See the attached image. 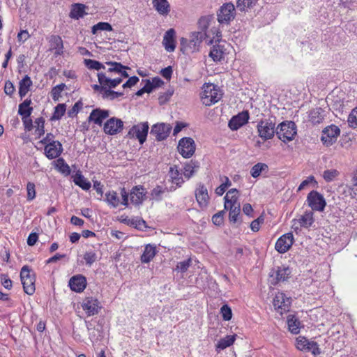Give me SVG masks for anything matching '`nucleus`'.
<instances>
[{"label": "nucleus", "mask_w": 357, "mask_h": 357, "mask_svg": "<svg viewBox=\"0 0 357 357\" xmlns=\"http://www.w3.org/2000/svg\"><path fill=\"white\" fill-rule=\"evenodd\" d=\"M238 191L235 189L229 190L225 197V208L229 210V219L231 222L236 223L240 213V203L238 202Z\"/></svg>", "instance_id": "f257e3e1"}, {"label": "nucleus", "mask_w": 357, "mask_h": 357, "mask_svg": "<svg viewBox=\"0 0 357 357\" xmlns=\"http://www.w3.org/2000/svg\"><path fill=\"white\" fill-rule=\"evenodd\" d=\"M99 84H94L92 88L98 91L102 96L106 88L114 89L122 82L121 77L111 78L106 73H98L97 74Z\"/></svg>", "instance_id": "39448f33"}, {"label": "nucleus", "mask_w": 357, "mask_h": 357, "mask_svg": "<svg viewBox=\"0 0 357 357\" xmlns=\"http://www.w3.org/2000/svg\"><path fill=\"white\" fill-rule=\"evenodd\" d=\"M222 91L218 86L206 83L202 87L201 98L204 105L211 106L218 102L222 98Z\"/></svg>", "instance_id": "f03ea898"}, {"label": "nucleus", "mask_w": 357, "mask_h": 357, "mask_svg": "<svg viewBox=\"0 0 357 357\" xmlns=\"http://www.w3.org/2000/svg\"><path fill=\"white\" fill-rule=\"evenodd\" d=\"M34 123L36 124L35 135L40 138L45 134V119L43 117L37 118Z\"/></svg>", "instance_id": "49530a36"}, {"label": "nucleus", "mask_w": 357, "mask_h": 357, "mask_svg": "<svg viewBox=\"0 0 357 357\" xmlns=\"http://www.w3.org/2000/svg\"><path fill=\"white\" fill-rule=\"evenodd\" d=\"M224 211H220L212 217V222L214 225L217 226H220L223 223L224 220Z\"/></svg>", "instance_id": "0e129e2a"}, {"label": "nucleus", "mask_w": 357, "mask_h": 357, "mask_svg": "<svg viewBox=\"0 0 357 357\" xmlns=\"http://www.w3.org/2000/svg\"><path fill=\"white\" fill-rule=\"evenodd\" d=\"M84 64L89 69H93L96 70H99L100 69H105V66L102 63L96 60L85 59Z\"/></svg>", "instance_id": "864d4df0"}, {"label": "nucleus", "mask_w": 357, "mask_h": 357, "mask_svg": "<svg viewBox=\"0 0 357 357\" xmlns=\"http://www.w3.org/2000/svg\"><path fill=\"white\" fill-rule=\"evenodd\" d=\"M87 282L85 276L77 274L69 280L68 286L70 289L75 292L81 293L86 287Z\"/></svg>", "instance_id": "6ab92c4d"}, {"label": "nucleus", "mask_w": 357, "mask_h": 357, "mask_svg": "<svg viewBox=\"0 0 357 357\" xmlns=\"http://www.w3.org/2000/svg\"><path fill=\"white\" fill-rule=\"evenodd\" d=\"M196 200L200 208H204L208 204L209 195L206 187L203 183L197 184L195 190Z\"/></svg>", "instance_id": "a211bd4d"}, {"label": "nucleus", "mask_w": 357, "mask_h": 357, "mask_svg": "<svg viewBox=\"0 0 357 357\" xmlns=\"http://www.w3.org/2000/svg\"><path fill=\"white\" fill-rule=\"evenodd\" d=\"M165 191V189H164L162 186L157 185L152 190L151 196L153 199L160 201L162 199V195Z\"/></svg>", "instance_id": "6e6d98bb"}, {"label": "nucleus", "mask_w": 357, "mask_h": 357, "mask_svg": "<svg viewBox=\"0 0 357 357\" xmlns=\"http://www.w3.org/2000/svg\"><path fill=\"white\" fill-rule=\"evenodd\" d=\"M15 89L10 81H6L4 86V92L6 95L11 96L15 92Z\"/></svg>", "instance_id": "338daca9"}, {"label": "nucleus", "mask_w": 357, "mask_h": 357, "mask_svg": "<svg viewBox=\"0 0 357 357\" xmlns=\"http://www.w3.org/2000/svg\"><path fill=\"white\" fill-rule=\"evenodd\" d=\"M307 202L309 206L313 211H323L326 204L323 195L315 190H312L308 194Z\"/></svg>", "instance_id": "ddd939ff"}, {"label": "nucleus", "mask_w": 357, "mask_h": 357, "mask_svg": "<svg viewBox=\"0 0 357 357\" xmlns=\"http://www.w3.org/2000/svg\"><path fill=\"white\" fill-rule=\"evenodd\" d=\"M220 313L225 321H229L232 317L231 309L227 305L221 307Z\"/></svg>", "instance_id": "680f3d73"}, {"label": "nucleus", "mask_w": 357, "mask_h": 357, "mask_svg": "<svg viewBox=\"0 0 357 357\" xmlns=\"http://www.w3.org/2000/svg\"><path fill=\"white\" fill-rule=\"evenodd\" d=\"M123 96V92H117V91H114L112 90V89L106 88L102 98L103 99L113 100L117 99L119 97H121Z\"/></svg>", "instance_id": "09e8293b"}, {"label": "nucleus", "mask_w": 357, "mask_h": 357, "mask_svg": "<svg viewBox=\"0 0 357 357\" xmlns=\"http://www.w3.org/2000/svg\"><path fill=\"white\" fill-rule=\"evenodd\" d=\"M235 341V335H227L220 340L217 344V348L224 349L231 346Z\"/></svg>", "instance_id": "de8ad7c7"}, {"label": "nucleus", "mask_w": 357, "mask_h": 357, "mask_svg": "<svg viewBox=\"0 0 357 357\" xmlns=\"http://www.w3.org/2000/svg\"><path fill=\"white\" fill-rule=\"evenodd\" d=\"M214 19V16L211 15L202 17L198 21V26L201 30L200 31L206 32L211 22L213 21Z\"/></svg>", "instance_id": "a18cd8bd"}, {"label": "nucleus", "mask_w": 357, "mask_h": 357, "mask_svg": "<svg viewBox=\"0 0 357 357\" xmlns=\"http://www.w3.org/2000/svg\"><path fill=\"white\" fill-rule=\"evenodd\" d=\"M144 188L141 186H135L129 194L131 203L135 205L141 204L144 200Z\"/></svg>", "instance_id": "c85d7f7f"}, {"label": "nucleus", "mask_w": 357, "mask_h": 357, "mask_svg": "<svg viewBox=\"0 0 357 357\" xmlns=\"http://www.w3.org/2000/svg\"><path fill=\"white\" fill-rule=\"evenodd\" d=\"M31 104V100L26 99L19 105L18 114L22 116V119L31 116L33 112V107L30 106Z\"/></svg>", "instance_id": "72a5a7b5"}, {"label": "nucleus", "mask_w": 357, "mask_h": 357, "mask_svg": "<svg viewBox=\"0 0 357 357\" xmlns=\"http://www.w3.org/2000/svg\"><path fill=\"white\" fill-rule=\"evenodd\" d=\"M157 253L156 246L148 244L145 246L144 252L141 256V261L142 263L150 262L155 256Z\"/></svg>", "instance_id": "2f4dec72"}, {"label": "nucleus", "mask_w": 357, "mask_h": 357, "mask_svg": "<svg viewBox=\"0 0 357 357\" xmlns=\"http://www.w3.org/2000/svg\"><path fill=\"white\" fill-rule=\"evenodd\" d=\"M175 36L176 32L174 29H169L164 35L162 45L169 52H174L176 48Z\"/></svg>", "instance_id": "a878e982"}, {"label": "nucleus", "mask_w": 357, "mask_h": 357, "mask_svg": "<svg viewBox=\"0 0 357 357\" xmlns=\"http://www.w3.org/2000/svg\"><path fill=\"white\" fill-rule=\"evenodd\" d=\"M296 346L298 349L311 352L314 356H317L321 353L319 345L316 342L309 340L303 336H299L296 338Z\"/></svg>", "instance_id": "9b49d317"}, {"label": "nucleus", "mask_w": 357, "mask_h": 357, "mask_svg": "<svg viewBox=\"0 0 357 357\" xmlns=\"http://www.w3.org/2000/svg\"><path fill=\"white\" fill-rule=\"evenodd\" d=\"M83 257L86 265L90 267L97 260V254L93 250H89L84 253Z\"/></svg>", "instance_id": "603ef678"}, {"label": "nucleus", "mask_w": 357, "mask_h": 357, "mask_svg": "<svg viewBox=\"0 0 357 357\" xmlns=\"http://www.w3.org/2000/svg\"><path fill=\"white\" fill-rule=\"evenodd\" d=\"M340 134V128L335 125H331L323 130L321 140L324 145L328 146L336 142Z\"/></svg>", "instance_id": "4468645a"}, {"label": "nucleus", "mask_w": 357, "mask_h": 357, "mask_svg": "<svg viewBox=\"0 0 357 357\" xmlns=\"http://www.w3.org/2000/svg\"><path fill=\"white\" fill-rule=\"evenodd\" d=\"M65 87L66 84L62 83L56 85L52 89L51 96L54 101L59 100V98L61 97V93L65 89Z\"/></svg>", "instance_id": "5fc2aeb1"}, {"label": "nucleus", "mask_w": 357, "mask_h": 357, "mask_svg": "<svg viewBox=\"0 0 357 357\" xmlns=\"http://www.w3.org/2000/svg\"><path fill=\"white\" fill-rule=\"evenodd\" d=\"M73 182L75 185L80 187L84 190H89L91 187V183L81 174V172H77L73 176Z\"/></svg>", "instance_id": "f704fd0d"}, {"label": "nucleus", "mask_w": 357, "mask_h": 357, "mask_svg": "<svg viewBox=\"0 0 357 357\" xmlns=\"http://www.w3.org/2000/svg\"><path fill=\"white\" fill-rule=\"evenodd\" d=\"M221 36V33L217 31L215 37L218 43L212 46L209 52V56L215 62L220 61L226 54L225 42L220 39Z\"/></svg>", "instance_id": "9d476101"}, {"label": "nucleus", "mask_w": 357, "mask_h": 357, "mask_svg": "<svg viewBox=\"0 0 357 357\" xmlns=\"http://www.w3.org/2000/svg\"><path fill=\"white\" fill-rule=\"evenodd\" d=\"M153 8L161 15H167L170 12V5L167 0H152Z\"/></svg>", "instance_id": "c756f323"}, {"label": "nucleus", "mask_w": 357, "mask_h": 357, "mask_svg": "<svg viewBox=\"0 0 357 357\" xmlns=\"http://www.w3.org/2000/svg\"><path fill=\"white\" fill-rule=\"evenodd\" d=\"M292 299L283 292H278L273 298V306L278 313L282 316L289 311Z\"/></svg>", "instance_id": "1a4fd4ad"}, {"label": "nucleus", "mask_w": 357, "mask_h": 357, "mask_svg": "<svg viewBox=\"0 0 357 357\" xmlns=\"http://www.w3.org/2000/svg\"><path fill=\"white\" fill-rule=\"evenodd\" d=\"M55 137L52 133H47L46 136L40 141V143L47 146V144H53L56 140L54 139Z\"/></svg>", "instance_id": "69168bd1"}, {"label": "nucleus", "mask_w": 357, "mask_h": 357, "mask_svg": "<svg viewBox=\"0 0 357 357\" xmlns=\"http://www.w3.org/2000/svg\"><path fill=\"white\" fill-rule=\"evenodd\" d=\"M149 126L148 122H143L133 126L128 131L127 136L130 139H138L140 144H143L148 135Z\"/></svg>", "instance_id": "423d86ee"}, {"label": "nucleus", "mask_w": 357, "mask_h": 357, "mask_svg": "<svg viewBox=\"0 0 357 357\" xmlns=\"http://www.w3.org/2000/svg\"><path fill=\"white\" fill-rule=\"evenodd\" d=\"M259 136L264 140H268L276 133L275 123L270 119L261 120L257 126Z\"/></svg>", "instance_id": "0eeeda50"}, {"label": "nucleus", "mask_w": 357, "mask_h": 357, "mask_svg": "<svg viewBox=\"0 0 357 357\" xmlns=\"http://www.w3.org/2000/svg\"><path fill=\"white\" fill-rule=\"evenodd\" d=\"M338 174L336 169H328L324 172L323 177L326 182H331L338 176Z\"/></svg>", "instance_id": "13d9d810"}, {"label": "nucleus", "mask_w": 357, "mask_h": 357, "mask_svg": "<svg viewBox=\"0 0 357 357\" xmlns=\"http://www.w3.org/2000/svg\"><path fill=\"white\" fill-rule=\"evenodd\" d=\"M83 107V103L82 102V100H78L77 102H76L74 105L72 107V108L68 110V115L69 117H73L75 116H76L78 112H79V110L82 108Z\"/></svg>", "instance_id": "bf43d9fd"}, {"label": "nucleus", "mask_w": 357, "mask_h": 357, "mask_svg": "<svg viewBox=\"0 0 357 357\" xmlns=\"http://www.w3.org/2000/svg\"><path fill=\"white\" fill-rule=\"evenodd\" d=\"M199 167V163L195 160H190L185 163L183 168V174L187 179L191 178Z\"/></svg>", "instance_id": "473e14b6"}, {"label": "nucleus", "mask_w": 357, "mask_h": 357, "mask_svg": "<svg viewBox=\"0 0 357 357\" xmlns=\"http://www.w3.org/2000/svg\"><path fill=\"white\" fill-rule=\"evenodd\" d=\"M297 220H298V223H300V226L309 228L314 222L313 213L312 211H306Z\"/></svg>", "instance_id": "58836bf2"}, {"label": "nucleus", "mask_w": 357, "mask_h": 357, "mask_svg": "<svg viewBox=\"0 0 357 357\" xmlns=\"http://www.w3.org/2000/svg\"><path fill=\"white\" fill-rule=\"evenodd\" d=\"M82 307L88 316H93L98 314L100 308L98 300L93 297L86 298L83 301Z\"/></svg>", "instance_id": "412c9836"}, {"label": "nucleus", "mask_w": 357, "mask_h": 357, "mask_svg": "<svg viewBox=\"0 0 357 357\" xmlns=\"http://www.w3.org/2000/svg\"><path fill=\"white\" fill-rule=\"evenodd\" d=\"M1 282L2 285L7 289H10L12 287V280L6 275H1Z\"/></svg>", "instance_id": "774afa93"}, {"label": "nucleus", "mask_w": 357, "mask_h": 357, "mask_svg": "<svg viewBox=\"0 0 357 357\" xmlns=\"http://www.w3.org/2000/svg\"><path fill=\"white\" fill-rule=\"evenodd\" d=\"M249 119L248 111H243L236 116H234L229 121L228 126L231 130H237L246 124Z\"/></svg>", "instance_id": "aec40b11"}, {"label": "nucleus", "mask_w": 357, "mask_h": 357, "mask_svg": "<svg viewBox=\"0 0 357 357\" xmlns=\"http://www.w3.org/2000/svg\"><path fill=\"white\" fill-rule=\"evenodd\" d=\"M236 10L232 3H224L217 13L218 21L221 24H229L235 17Z\"/></svg>", "instance_id": "6e6552de"}, {"label": "nucleus", "mask_w": 357, "mask_h": 357, "mask_svg": "<svg viewBox=\"0 0 357 357\" xmlns=\"http://www.w3.org/2000/svg\"><path fill=\"white\" fill-rule=\"evenodd\" d=\"M109 115L108 110L96 108L93 109L89 116V121L93 122L95 124L101 126L103 121Z\"/></svg>", "instance_id": "393cba45"}, {"label": "nucleus", "mask_w": 357, "mask_h": 357, "mask_svg": "<svg viewBox=\"0 0 357 357\" xmlns=\"http://www.w3.org/2000/svg\"><path fill=\"white\" fill-rule=\"evenodd\" d=\"M171 129L172 127L169 124L156 123L152 126L151 135H153L157 141H162L169 136Z\"/></svg>", "instance_id": "f3484780"}, {"label": "nucleus", "mask_w": 357, "mask_h": 357, "mask_svg": "<svg viewBox=\"0 0 357 357\" xmlns=\"http://www.w3.org/2000/svg\"><path fill=\"white\" fill-rule=\"evenodd\" d=\"M45 156L50 159H55L60 156L63 152V146L59 141H56L53 144H47L44 148Z\"/></svg>", "instance_id": "5701e85b"}, {"label": "nucleus", "mask_w": 357, "mask_h": 357, "mask_svg": "<svg viewBox=\"0 0 357 357\" xmlns=\"http://www.w3.org/2000/svg\"><path fill=\"white\" fill-rule=\"evenodd\" d=\"M268 167L265 163L258 162L250 169V174L253 178H257L263 172H267Z\"/></svg>", "instance_id": "37998d69"}, {"label": "nucleus", "mask_w": 357, "mask_h": 357, "mask_svg": "<svg viewBox=\"0 0 357 357\" xmlns=\"http://www.w3.org/2000/svg\"><path fill=\"white\" fill-rule=\"evenodd\" d=\"M206 37H208V34L206 32H192L190 35V39L188 43V47L192 50V52H195L198 49L202 41Z\"/></svg>", "instance_id": "bb28decb"}, {"label": "nucleus", "mask_w": 357, "mask_h": 357, "mask_svg": "<svg viewBox=\"0 0 357 357\" xmlns=\"http://www.w3.org/2000/svg\"><path fill=\"white\" fill-rule=\"evenodd\" d=\"M55 168L64 176L70 174L71 170L69 165L63 158H59L55 162Z\"/></svg>", "instance_id": "ea45409f"}, {"label": "nucleus", "mask_w": 357, "mask_h": 357, "mask_svg": "<svg viewBox=\"0 0 357 357\" xmlns=\"http://www.w3.org/2000/svg\"><path fill=\"white\" fill-rule=\"evenodd\" d=\"M324 110L321 108H315L310 112L309 119L310 121L316 125L322 122L324 119Z\"/></svg>", "instance_id": "c9c22d12"}, {"label": "nucleus", "mask_w": 357, "mask_h": 357, "mask_svg": "<svg viewBox=\"0 0 357 357\" xmlns=\"http://www.w3.org/2000/svg\"><path fill=\"white\" fill-rule=\"evenodd\" d=\"M177 149L183 158H189L195 153L196 145L191 137H183L179 140Z\"/></svg>", "instance_id": "f8f14e48"}, {"label": "nucleus", "mask_w": 357, "mask_h": 357, "mask_svg": "<svg viewBox=\"0 0 357 357\" xmlns=\"http://www.w3.org/2000/svg\"><path fill=\"white\" fill-rule=\"evenodd\" d=\"M27 201L30 202L36 198V192L35 184L32 182H28L26 185Z\"/></svg>", "instance_id": "4d7b16f0"}, {"label": "nucleus", "mask_w": 357, "mask_h": 357, "mask_svg": "<svg viewBox=\"0 0 357 357\" xmlns=\"http://www.w3.org/2000/svg\"><path fill=\"white\" fill-rule=\"evenodd\" d=\"M123 128V122L121 119L116 117H112L104 124V132L109 135H115L122 131Z\"/></svg>", "instance_id": "dca6fc26"}, {"label": "nucleus", "mask_w": 357, "mask_h": 357, "mask_svg": "<svg viewBox=\"0 0 357 357\" xmlns=\"http://www.w3.org/2000/svg\"><path fill=\"white\" fill-rule=\"evenodd\" d=\"M294 242V235L291 232H289L283 234L277 240L275 248L279 253L283 254L291 248Z\"/></svg>", "instance_id": "2eb2a0df"}, {"label": "nucleus", "mask_w": 357, "mask_h": 357, "mask_svg": "<svg viewBox=\"0 0 357 357\" xmlns=\"http://www.w3.org/2000/svg\"><path fill=\"white\" fill-rule=\"evenodd\" d=\"M347 121L351 127H357V107L351 110L348 116Z\"/></svg>", "instance_id": "052dcab7"}, {"label": "nucleus", "mask_w": 357, "mask_h": 357, "mask_svg": "<svg viewBox=\"0 0 357 357\" xmlns=\"http://www.w3.org/2000/svg\"><path fill=\"white\" fill-rule=\"evenodd\" d=\"M191 264V259H188L187 260L181 261L178 263L175 271H178L181 273H185L188 268L190 267Z\"/></svg>", "instance_id": "e2e57ef3"}, {"label": "nucleus", "mask_w": 357, "mask_h": 357, "mask_svg": "<svg viewBox=\"0 0 357 357\" xmlns=\"http://www.w3.org/2000/svg\"><path fill=\"white\" fill-rule=\"evenodd\" d=\"M47 40L50 45V50L53 51L55 56H60L63 54V43L59 36L51 35Z\"/></svg>", "instance_id": "4be33fe9"}, {"label": "nucleus", "mask_w": 357, "mask_h": 357, "mask_svg": "<svg viewBox=\"0 0 357 357\" xmlns=\"http://www.w3.org/2000/svg\"><path fill=\"white\" fill-rule=\"evenodd\" d=\"M66 108L65 104H59L54 107V112L52 119L59 120L62 118L66 112Z\"/></svg>", "instance_id": "3c124183"}, {"label": "nucleus", "mask_w": 357, "mask_h": 357, "mask_svg": "<svg viewBox=\"0 0 357 357\" xmlns=\"http://www.w3.org/2000/svg\"><path fill=\"white\" fill-rule=\"evenodd\" d=\"M291 270L289 267H277L276 270L271 275V277L273 278L272 283L275 284L278 282L287 280L291 275Z\"/></svg>", "instance_id": "b1692460"}, {"label": "nucleus", "mask_w": 357, "mask_h": 357, "mask_svg": "<svg viewBox=\"0 0 357 357\" xmlns=\"http://www.w3.org/2000/svg\"><path fill=\"white\" fill-rule=\"evenodd\" d=\"M24 291L29 295H32L35 292V277L28 278L21 280Z\"/></svg>", "instance_id": "79ce46f5"}, {"label": "nucleus", "mask_w": 357, "mask_h": 357, "mask_svg": "<svg viewBox=\"0 0 357 357\" xmlns=\"http://www.w3.org/2000/svg\"><path fill=\"white\" fill-rule=\"evenodd\" d=\"M112 30V27L110 24L107 22H98L92 26L91 32L93 34H96L99 31H110Z\"/></svg>", "instance_id": "8fccbe9b"}, {"label": "nucleus", "mask_w": 357, "mask_h": 357, "mask_svg": "<svg viewBox=\"0 0 357 357\" xmlns=\"http://www.w3.org/2000/svg\"><path fill=\"white\" fill-rule=\"evenodd\" d=\"M297 133V128L293 121H284L276 128L278 137L284 142L291 141Z\"/></svg>", "instance_id": "20e7f679"}, {"label": "nucleus", "mask_w": 357, "mask_h": 357, "mask_svg": "<svg viewBox=\"0 0 357 357\" xmlns=\"http://www.w3.org/2000/svg\"><path fill=\"white\" fill-rule=\"evenodd\" d=\"M106 65L109 67L104 73H106V75L109 76L111 78L114 75H116L117 72H119L121 68H127V66L115 61L106 62Z\"/></svg>", "instance_id": "4c0bfd02"}, {"label": "nucleus", "mask_w": 357, "mask_h": 357, "mask_svg": "<svg viewBox=\"0 0 357 357\" xmlns=\"http://www.w3.org/2000/svg\"><path fill=\"white\" fill-rule=\"evenodd\" d=\"M287 324L289 331L293 334H298L302 327L299 319L294 314H289L287 317Z\"/></svg>", "instance_id": "cd10ccee"}, {"label": "nucleus", "mask_w": 357, "mask_h": 357, "mask_svg": "<svg viewBox=\"0 0 357 357\" xmlns=\"http://www.w3.org/2000/svg\"><path fill=\"white\" fill-rule=\"evenodd\" d=\"M258 0H236V8L240 11H247L256 5Z\"/></svg>", "instance_id": "c03bdc74"}, {"label": "nucleus", "mask_w": 357, "mask_h": 357, "mask_svg": "<svg viewBox=\"0 0 357 357\" xmlns=\"http://www.w3.org/2000/svg\"><path fill=\"white\" fill-rule=\"evenodd\" d=\"M120 195L121 198L116 191L109 190L105 195L104 201L110 208H116L120 204L127 207L129 205V193L125 188H122L120 189Z\"/></svg>", "instance_id": "7ed1b4c3"}, {"label": "nucleus", "mask_w": 357, "mask_h": 357, "mask_svg": "<svg viewBox=\"0 0 357 357\" xmlns=\"http://www.w3.org/2000/svg\"><path fill=\"white\" fill-rule=\"evenodd\" d=\"M85 6L82 3H75L73 6L70 16L71 18L79 20L85 14Z\"/></svg>", "instance_id": "a19ab883"}, {"label": "nucleus", "mask_w": 357, "mask_h": 357, "mask_svg": "<svg viewBox=\"0 0 357 357\" xmlns=\"http://www.w3.org/2000/svg\"><path fill=\"white\" fill-rule=\"evenodd\" d=\"M169 176L171 178L172 183L176 184V187H181L184 183V180L182 177V174L178 169L176 165L170 167L169 170Z\"/></svg>", "instance_id": "7c9ffc66"}, {"label": "nucleus", "mask_w": 357, "mask_h": 357, "mask_svg": "<svg viewBox=\"0 0 357 357\" xmlns=\"http://www.w3.org/2000/svg\"><path fill=\"white\" fill-rule=\"evenodd\" d=\"M32 85V81L28 75H25L20 80L19 86V96L21 98H24L28 93L30 86Z\"/></svg>", "instance_id": "e433bc0d"}]
</instances>
